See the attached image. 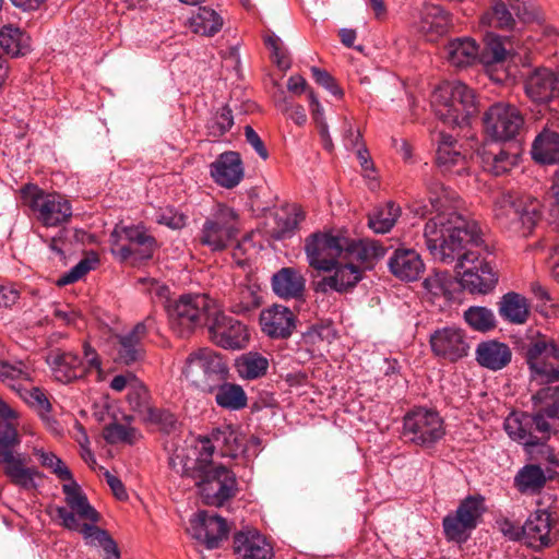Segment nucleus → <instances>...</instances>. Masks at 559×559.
<instances>
[{"label":"nucleus","instance_id":"1","mask_svg":"<svg viewBox=\"0 0 559 559\" xmlns=\"http://www.w3.org/2000/svg\"><path fill=\"white\" fill-rule=\"evenodd\" d=\"M429 200L435 214L425 224L424 238L430 254L443 263L457 260L460 285L472 294H488L498 283L493 267L479 252H463L467 246L483 243L477 223L457 212L454 193L441 185L431 191Z\"/></svg>","mask_w":559,"mask_h":559},{"label":"nucleus","instance_id":"2","mask_svg":"<svg viewBox=\"0 0 559 559\" xmlns=\"http://www.w3.org/2000/svg\"><path fill=\"white\" fill-rule=\"evenodd\" d=\"M187 448H170L169 466L177 474L195 481L205 504L221 507L231 499L238 488L234 472L212 460L201 461L200 456L187 452Z\"/></svg>","mask_w":559,"mask_h":559},{"label":"nucleus","instance_id":"3","mask_svg":"<svg viewBox=\"0 0 559 559\" xmlns=\"http://www.w3.org/2000/svg\"><path fill=\"white\" fill-rule=\"evenodd\" d=\"M534 414L511 413L504 420L507 435L530 454L540 440L559 431V386H546L534 396Z\"/></svg>","mask_w":559,"mask_h":559},{"label":"nucleus","instance_id":"4","mask_svg":"<svg viewBox=\"0 0 559 559\" xmlns=\"http://www.w3.org/2000/svg\"><path fill=\"white\" fill-rule=\"evenodd\" d=\"M385 248L376 240L360 239L350 252L341 257L332 270L324 271L316 284V290L321 293L335 292L345 294L350 292L362 280V274L384 257Z\"/></svg>","mask_w":559,"mask_h":559},{"label":"nucleus","instance_id":"5","mask_svg":"<svg viewBox=\"0 0 559 559\" xmlns=\"http://www.w3.org/2000/svg\"><path fill=\"white\" fill-rule=\"evenodd\" d=\"M17 412L0 397V464L10 481L24 490L36 489L41 473L26 466V459L13 451L20 443L16 430Z\"/></svg>","mask_w":559,"mask_h":559},{"label":"nucleus","instance_id":"6","mask_svg":"<svg viewBox=\"0 0 559 559\" xmlns=\"http://www.w3.org/2000/svg\"><path fill=\"white\" fill-rule=\"evenodd\" d=\"M430 103L436 117L452 129L469 126L478 112L474 90L461 81H444L437 85Z\"/></svg>","mask_w":559,"mask_h":559},{"label":"nucleus","instance_id":"7","mask_svg":"<svg viewBox=\"0 0 559 559\" xmlns=\"http://www.w3.org/2000/svg\"><path fill=\"white\" fill-rule=\"evenodd\" d=\"M542 205L531 195L502 194L495 202L493 213L501 226L526 237L540 219Z\"/></svg>","mask_w":559,"mask_h":559},{"label":"nucleus","instance_id":"8","mask_svg":"<svg viewBox=\"0 0 559 559\" xmlns=\"http://www.w3.org/2000/svg\"><path fill=\"white\" fill-rule=\"evenodd\" d=\"M217 302L205 294H185L166 306L171 330L183 337L206 325Z\"/></svg>","mask_w":559,"mask_h":559},{"label":"nucleus","instance_id":"9","mask_svg":"<svg viewBox=\"0 0 559 559\" xmlns=\"http://www.w3.org/2000/svg\"><path fill=\"white\" fill-rule=\"evenodd\" d=\"M182 374L194 388L211 393L221 382L226 381L228 368L213 349L199 348L186 358Z\"/></svg>","mask_w":559,"mask_h":559},{"label":"nucleus","instance_id":"10","mask_svg":"<svg viewBox=\"0 0 559 559\" xmlns=\"http://www.w3.org/2000/svg\"><path fill=\"white\" fill-rule=\"evenodd\" d=\"M110 251L120 261L142 262L152 259L156 239L143 225L117 224L110 234Z\"/></svg>","mask_w":559,"mask_h":559},{"label":"nucleus","instance_id":"11","mask_svg":"<svg viewBox=\"0 0 559 559\" xmlns=\"http://www.w3.org/2000/svg\"><path fill=\"white\" fill-rule=\"evenodd\" d=\"M24 202L33 211L34 216L46 227H56L68 223L72 216L70 202L56 192H45L36 186L22 189Z\"/></svg>","mask_w":559,"mask_h":559},{"label":"nucleus","instance_id":"12","mask_svg":"<svg viewBox=\"0 0 559 559\" xmlns=\"http://www.w3.org/2000/svg\"><path fill=\"white\" fill-rule=\"evenodd\" d=\"M62 492L67 507L56 509L58 518L62 521L64 527L78 531L84 536V528L95 526L94 524L99 520V514L91 506L86 495L74 478L62 485Z\"/></svg>","mask_w":559,"mask_h":559},{"label":"nucleus","instance_id":"13","mask_svg":"<svg viewBox=\"0 0 559 559\" xmlns=\"http://www.w3.org/2000/svg\"><path fill=\"white\" fill-rule=\"evenodd\" d=\"M171 448H187V452L193 456H200L201 461L212 460L215 450L225 457H237L245 452V437L229 425H224L213 430L211 438H200L191 443L185 441L182 444Z\"/></svg>","mask_w":559,"mask_h":559},{"label":"nucleus","instance_id":"14","mask_svg":"<svg viewBox=\"0 0 559 559\" xmlns=\"http://www.w3.org/2000/svg\"><path fill=\"white\" fill-rule=\"evenodd\" d=\"M357 241L332 234H313L305 243L308 264L319 272L330 271Z\"/></svg>","mask_w":559,"mask_h":559},{"label":"nucleus","instance_id":"15","mask_svg":"<svg viewBox=\"0 0 559 559\" xmlns=\"http://www.w3.org/2000/svg\"><path fill=\"white\" fill-rule=\"evenodd\" d=\"M444 435V421L436 411L418 407L404 416L403 436L415 445L431 448Z\"/></svg>","mask_w":559,"mask_h":559},{"label":"nucleus","instance_id":"16","mask_svg":"<svg viewBox=\"0 0 559 559\" xmlns=\"http://www.w3.org/2000/svg\"><path fill=\"white\" fill-rule=\"evenodd\" d=\"M238 214L231 207L218 205L207 217L200 231V242L212 251H222L236 238Z\"/></svg>","mask_w":559,"mask_h":559},{"label":"nucleus","instance_id":"17","mask_svg":"<svg viewBox=\"0 0 559 559\" xmlns=\"http://www.w3.org/2000/svg\"><path fill=\"white\" fill-rule=\"evenodd\" d=\"M483 120L486 134L497 142L515 140L525 126L522 112L515 106L507 103L491 105Z\"/></svg>","mask_w":559,"mask_h":559},{"label":"nucleus","instance_id":"18","mask_svg":"<svg viewBox=\"0 0 559 559\" xmlns=\"http://www.w3.org/2000/svg\"><path fill=\"white\" fill-rule=\"evenodd\" d=\"M486 508L484 498L468 496L459 504L454 513L448 514L442 522L444 535L449 540L465 542L477 526Z\"/></svg>","mask_w":559,"mask_h":559},{"label":"nucleus","instance_id":"19","mask_svg":"<svg viewBox=\"0 0 559 559\" xmlns=\"http://www.w3.org/2000/svg\"><path fill=\"white\" fill-rule=\"evenodd\" d=\"M209 337L225 349H241L249 343V332L245 324L230 318L216 305L207 321Z\"/></svg>","mask_w":559,"mask_h":559},{"label":"nucleus","instance_id":"20","mask_svg":"<svg viewBox=\"0 0 559 559\" xmlns=\"http://www.w3.org/2000/svg\"><path fill=\"white\" fill-rule=\"evenodd\" d=\"M526 362L535 378L554 382L559 380V343L539 337L526 350Z\"/></svg>","mask_w":559,"mask_h":559},{"label":"nucleus","instance_id":"21","mask_svg":"<svg viewBox=\"0 0 559 559\" xmlns=\"http://www.w3.org/2000/svg\"><path fill=\"white\" fill-rule=\"evenodd\" d=\"M433 354L450 361H456L469 352V343L465 332L455 326H447L435 331L430 336Z\"/></svg>","mask_w":559,"mask_h":559},{"label":"nucleus","instance_id":"22","mask_svg":"<svg viewBox=\"0 0 559 559\" xmlns=\"http://www.w3.org/2000/svg\"><path fill=\"white\" fill-rule=\"evenodd\" d=\"M155 328V319L147 316L142 322L134 328L117 336V360L124 365L133 364L140 360L144 355L143 341L147 332Z\"/></svg>","mask_w":559,"mask_h":559},{"label":"nucleus","instance_id":"23","mask_svg":"<svg viewBox=\"0 0 559 559\" xmlns=\"http://www.w3.org/2000/svg\"><path fill=\"white\" fill-rule=\"evenodd\" d=\"M188 531L193 538L203 543L209 549H213L227 536L228 527L223 518L199 511L190 520Z\"/></svg>","mask_w":559,"mask_h":559},{"label":"nucleus","instance_id":"24","mask_svg":"<svg viewBox=\"0 0 559 559\" xmlns=\"http://www.w3.org/2000/svg\"><path fill=\"white\" fill-rule=\"evenodd\" d=\"M210 175L219 187L233 189L240 183L245 170L240 155L236 152H224L210 165Z\"/></svg>","mask_w":559,"mask_h":559},{"label":"nucleus","instance_id":"25","mask_svg":"<svg viewBox=\"0 0 559 559\" xmlns=\"http://www.w3.org/2000/svg\"><path fill=\"white\" fill-rule=\"evenodd\" d=\"M437 143L436 162L442 171L456 175L467 171L468 162L453 135L440 132Z\"/></svg>","mask_w":559,"mask_h":559},{"label":"nucleus","instance_id":"26","mask_svg":"<svg viewBox=\"0 0 559 559\" xmlns=\"http://www.w3.org/2000/svg\"><path fill=\"white\" fill-rule=\"evenodd\" d=\"M261 330L273 338H287L296 326L293 311L282 305H273L260 313Z\"/></svg>","mask_w":559,"mask_h":559},{"label":"nucleus","instance_id":"27","mask_svg":"<svg viewBox=\"0 0 559 559\" xmlns=\"http://www.w3.org/2000/svg\"><path fill=\"white\" fill-rule=\"evenodd\" d=\"M238 559H272L274 550L267 538L257 530H245L234 536Z\"/></svg>","mask_w":559,"mask_h":559},{"label":"nucleus","instance_id":"28","mask_svg":"<svg viewBox=\"0 0 559 559\" xmlns=\"http://www.w3.org/2000/svg\"><path fill=\"white\" fill-rule=\"evenodd\" d=\"M450 25V14L437 4H424L415 23L417 32L428 41H435L447 34Z\"/></svg>","mask_w":559,"mask_h":559},{"label":"nucleus","instance_id":"29","mask_svg":"<svg viewBox=\"0 0 559 559\" xmlns=\"http://www.w3.org/2000/svg\"><path fill=\"white\" fill-rule=\"evenodd\" d=\"M555 523V519L547 510H537L532 513L523 525V533L528 544L536 549L549 547L556 536Z\"/></svg>","mask_w":559,"mask_h":559},{"label":"nucleus","instance_id":"30","mask_svg":"<svg viewBox=\"0 0 559 559\" xmlns=\"http://www.w3.org/2000/svg\"><path fill=\"white\" fill-rule=\"evenodd\" d=\"M53 378L61 383H70L85 373L83 360L72 352L50 350L46 357Z\"/></svg>","mask_w":559,"mask_h":559},{"label":"nucleus","instance_id":"31","mask_svg":"<svg viewBox=\"0 0 559 559\" xmlns=\"http://www.w3.org/2000/svg\"><path fill=\"white\" fill-rule=\"evenodd\" d=\"M390 272L399 280L405 282L417 281L425 271L420 254L414 249L399 248L390 257Z\"/></svg>","mask_w":559,"mask_h":559},{"label":"nucleus","instance_id":"32","mask_svg":"<svg viewBox=\"0 0 559 559\" xmlns=\"http://www.w3.org/2000/svg\"><path fill=\"white\" fill-rule=\"evenodd\" d=\"M481 167L495 176H501L510 171L519 163L520 147L516 146L514 151H508L500 147H493L490 144H485L478 151Z\"/></svg>","mask_w":559,"mask_h":559},{"label":"nucleus","instance_id":"33","mask_svg":"<svg viewBox=\"0 0 559 559\" xmlns=\"http://www.w3.org/2000/svg\"><path fill=\"white\" fill-rule=\"evenodd\" d=\"M526 95L537 103L559 95V72H531L525 81Z\"/></svg>","mask_w":559,"mask_h":559},{"label":"nucleus","instance_id":"34","mask_svg":"<svg viewBox=\"0 0 559 559\" xmlns=\"http://www.w3.org/2000/svg\"><path fill=\"white\" fill-rule=\"evenodd\" d=\"M444 58L452 67H473L479 63V45L472 37H457L444 47Z\"/></svg>","mask_w":559,"mask_h":559},{"label":"nucleus","instance_id":"35","mask_svg":"<svg viewBox=\"0 0 559 559\" xmlns=\"http://www.w3.org/2000/svg\"><path fill=\"white\" fill-rule=\"evenodd\" d=\"M476 361L492 371L507 367L512 358L509 345L495 340L480 342L475 350Z\"/></svg>","mask_w":559,"mask_h":559},{"label":"nucleus","instance_id":"36","mask_svg":"<svg viewBox=\"0 0 559 559\" xmlns=\"http://www.w3.org/2000/svg\"><path fill=\"white\" fill-rule=\"evenodd\" d=\"M483 41L484 48L479 49V63L485 67L502 63L514 56L510 37L487 32Z\"/></svg>","mask_w":559,"mask_h":559},{"label":"nucleus","instance_id":"37","mask_svg":"<svg viewBox=\"0 0 559 559\" xmlns=\"http://www.w3.org/2000/svg\"><path fill=\"white\" fill-rule=\"evenodd\" d=\"M230 312L243 316L260 307V287L251 283H241L234 286L227 297Z\"/></svg>","mask_w":559,"mask_h":559},{"label":"nucleus","instance_id":"38","mask_svg":"<svg viewBox=\"0 0 559 559\" xmlns=\"http://www.w3.org/2000/svg\"><path fill=\"white\" fill-rule=\"evenodd\" d=\"M305 286L306 280L302 273L295 267H283L272 277L273 292L284 299L301 297Z\"/></svg>","mask_w":559,"mask_h":559},{"label":"nucleus","instance_id":"39","mask_svg":"<svg viewBox=\"0 0 559 559\" xmlns=\"http://www.w3.org/2000/svg\"><path fill=\"white\" fill-rule=\"evenodd\" d=\"M532 158L543 165L559 163V133L544 128L532 143Z\"/></svg>","mask_w":559,"mask_h":559},{"label":"nucleus","instance_id":"40","mask_svg":"<svg viewBox=\"0 0 559 559\" xmlns=\"http://www.w3.org/2000/svg\"><path fill=\"white\" fill-rule=\"evenodd\" d=\"M19 396L34 408L40 418L45 421L47 427L53 432H58V423L50 416L51 405L45 395V393L37 386H34L28 382L22 385V390L16 392Z\"/></svg>","mask_w":559,"mask_h":559},{"label":"nucleus","instance_id":"41","mask_svg":"<svg viewBox=\"0 0 559 559\" xmlns=\"http://www.w3.org/2000/svg\"><path fill=\"white\" fill-rule=\"evenodd\" d=\"M500 316L510 323L523 324L530 314L527 299L516 293H507L499 302Z\"/></svg>","mask_w":559,"mask_h":559},{"label":"nucleus","instance_id":"42","mask_svg":"<svg viewBox=\"0 0 559 559\" xmlns=\"http://www.w3.org/2000/svg\"><path fill=\"white\" fill-rule=\"evenodd\" d=\"M189 24L193 33L213 36L222 29L224 21L215 10L203 7L192 14Z\"/></svg>","mask_w":559,"mask_h":559},{"label":"nucleus","instance_id":"43","mask_svg":"<svg viewBox=\"0 0 559 559\" xmlns=\"http://www.w3.org/2000/svg\"><path fill=\"white\" fill-rule=\"evenodd\" d=\"M236 369L240 378L254 380L266 373L269 359L258 352H248L237 358Z\"/></svg>","mask_w":559,"mask_h":559},{"label":"nucleus","instance_id":"44","mask_svg":"<svg viewBox=\"0 0 559 559\" xmlns=\"http://www.w3.org/2000/svg\"><path fill=\"white\" fill-rule=\"evenodd\" d=\"M400 215V206L393 202H388L369 215L368 226L377 234H385L395 225Z\"/></svg>","mask_w":559,"mask_h":559},{"label":"nucleus","instance_id":"45","mask_svg":"<svg viewBox=\"0 0 559 559\" xmlns=\"http://www.w3.org/2000/svg\"><path fill=\"white\" fill-rule=\"evenodd\" d=\"M545 483L544 471L536 464L525 465L514 477L515 487L522 493H534L543 488Z\"/></svg>","mask_w":559,"mask_h":559},{"label":"nucleus","instance_id":"46","mask_svg":"<svg viewBox=\"0 0 559 559\" xmlns=\"http://www.w3.org/2000/svg\"><path fill=\"white\" fill-rule=\"evenodd\" d=\"M0 381L17 392L22 390V385L31 382V373L22 361L10 364L0 359Z\"/></svg>","mask_w":559,"mask_h":559},{"label":"nucleus","instance_id":"47","mask_svg":"<svg viewBox=\"0 0 559 559\" xmlns=\"http://www.w3.org/2000/svg\"><path fill=\"white\" fill-rule=\"evenodd\" d=\"M215 390V401L221 407L240 409L247 405V395L243 389L238 384L223 381Z\"/></svg>","mask_w":559,"mask_h":559},{"label":"nucleus","instance_id":"48","mask_svg":"<svg viewBox=\"0 0 559 559\" xmlns=\"http://www.w3.org/2000/svg\"><path fill=\"white\" fill-rule=\"evenodd\" d=\"M0 46L11 57L23 56L29 48L28 37L16 27L4 26L0 31Z\"/></svg>","mask_w":559,"mask_h":559},{"label":"nucleus","instance_id":"49","mask_svg":"<svg viewBox=\"0 0 559 559\" xmlns=\"http://www.w3.org/2000/svg\"><path fill=\"white\" fill-rule=\"evenodd\" d=\"M302 218V211L296 206L292 207L289 211L277 213L274 216L275 226L272 229V237L277 240L289 237Z\"/></svg>","mask_w":559,"mask_h":559},{"label":"nucleus","instance_id":"50","mask_svg":"<svg viewBox=\"0 0 559 559\" xmlns=\"http://www.w3.org/2000/svg\"><path fill=\"white\" fill-rule=\"evenodd\" d=\"M463 318L474 331L485 333L496 326L495 313L487 307L472 306L464 311Z\"/></svg>","mask_w":559,"mask_h":559},{"label":"nucleus","instance_id":"51","mask_svg":"<svg viewBox=\"0 0 559 559\" xmlns=\"http://www.w3.org/2000/svg\"><path fill=\"white\" fill-rule=\"evenodd\" d=\"M84 538L92 546H99L106 552L104 559H120V551L116 542L104 530L97 526H86L84 528Z\"/></svg>","mask_w":559,"mask_h":559},{"label":"nucleus","instance_id":"52","mask_svg":"<svg viewBox=\"0 0 559 559\" xmlns=\"http://www.w3.org/2000/svg\"><path fill=\"white\" fill-rule=\"evenodd\" d=\"M34 455L39 460L41 466L53 473L58 479L68 483L73 479V475L64 462L52 452H46L44 449H34Z\"/></svg>","mask_w":559,"mask_h":559},{"label":"nucleus","instance_id":"53","mask_svg":"<svg viewBox=\"0 0 559 559\" xmlns=\"http://www.w3.org/2000/svg\"><path fill=\"white\" fill-rule=\"evenodd\" d=\"M103 437L110 444H132L138 440L139 433L129 425L115 421L104 428Z\"/></svg>","mask_w":559,"mask_h":559},{"label":"nucleus","instance_id":"54","mask_svg":"<svg viewBox=\"0 0 559 559\" xmlns=\"http://www.w3.org/2000/svg\"><path fill=\"white\" fill-rule=\"evenodd\" d=\"M480 22L497 28H509L513 25L514 19L503 2H497L492 7L491 12L481 16Z\"/></svg>","mask_w":559,"mask_h":559},{"label":"nucleus","instance_id":"55","mask_svg":"<svg viewBox=\"0 0 559 559\" xmlns=\"http://www.w3.org/2000/svg\"><path fill=\"white\" fill-rule=\"evenodd\" d=\"M233 124V112L227 106H224L219 108L209 121V133L215 138L221 136L229 131Z\"/></svg>","mask_w":559,"mask_h":559},{"label":"nucleus","instance_id":"56","mask_svg":"<svg viewBox=\"0 0 559 559\" xmlns=\"http://www.w3.org/2000/svg\"><path fill=\"white\" fill-rule=\"evenodd\" d=\"M451 285V275L441 271L433 272L424 281L425 288L436 296L450 294Z\"/></svg>","mask_w":559,"mask_h":559},{"label":"nucleus","instance_id":"57","mask_svg":"<svg viewBox=\"0 0 559 559\" xmlns=\"http://www.w3.org/2000/svg\"><path fill=\"white\" fill-rule=\"evenodd\" d=\"M265 45L270 48L271 58L278 70H288L293 66L282 40L277 36H267L265 38Z\"/></svg>","mask_w":559,"mask_h":559},{"label":"nucleus","instance_id":"58","mask_svg":"<svg viewBox=\"0 0 559 559\" xmlns=\"http://www.w3.org/2000/svg\"><path fill=\"white\" fill-rule=\"evenodd\" d=\"M128 401L134 412L151 414V407L147 403V391L139 381L129 390Z\"/></svg>","mask_w":559,"mask_h":559},{"label":"nucleus","instance_id":"59","mask_svg":"<svg viewBox=\"0 0 559 559\" xmlns=\"http://www.w3.org/2000/svg\"><path fill=\"white\" fill-rule=\"evenodd\" d=\"M155 219L158 224L171 229H180L186 225V216L173 207L160 209Z\"/></svg>","mask_w":559,"mask_h":559},{"label":"nucleus","instance_id":"60","mask_svg":"<svg viewBox=\"0 0 559 559\" xmlns=\"http://www.w3.org/2000/svg\"><path fill=\"white\" fill-rule=\"evenodd\" d=\"M276 106L284 115H287L288 118L298 126L306 123L307 115L305 108L301 105H295L287 98H283L276 102Z\"/></svg>","mask_w":559,"mask_h":559},{"label":"nucleus","instance_id":"61","mask_svg":"<svg viewBox=\"0 0 559 559\" xmlns=\"http://www.w3.org/2000/svg\"><path fill=\"white\" fill-rule=\"evenodd\" d=\"M92 262L87 259L81 260L68 273L58 278L57 285L66 286L82 278L88 271L92 270Z\"/></svg>","mask_w":559,"mask_h":559},{"label":"nucleus","instance_id":"62","mask_svg":"<svg viewBox=\"0 0 559 559\" xmlns=\"http://www.w3.org/2000/svg\"><path fill=\"white\" fill-rule=\"evenodd\" d=\"M546 440H540L539 444L533 448L531 456L539 463H548L552 466H558L559 461L554 454V451L545 443Z\"/></svg>","mask_w":559,"mask_h":559},{"label":"nucleus","instance_id":"63","mask_svg":"<svg viewBox=\"0 0 559 559\" xmlns=\"http://www.w3.org/2000/svg\"><path fill=\"white\" fill-rule=\"evenodd\" d=\"M20 298V292L10 283H0V308L14 305Z\"/></svg>","mask_w":559,"mask_h":559},{"label":"nucleus","instance_id":"64","mask_svg":"<svg viewBox=\"0 0 559 559\" xmlns=\"http://www.w3.org/2000/svg\"><path fill=\"white\" fill-rule=\"evenodd\" d=\"M508 2L519 19L526 21L534 16L532 0H508Z\"/></svg>","mask_w":559,"mask_h":559}]
</instances>
